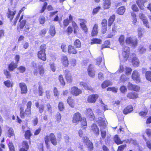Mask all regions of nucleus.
Instances as JSON below:
<instances>
[{"label":"nucleus","instance_id":"f704fd0d","mask_svg":"<svg viewBox=\"0 0 151 151\" xmlns=\"http://www.w3.org/2000/svg\"><path fill=\"white\" fill-rule=\"evenodd\" d=\"M80 85L83 86V87L86 89L87 90H91L92 88L91 86H88V85L86 83L82 82H81L80 83Z\"/></svg>","mask_w":151,"mask_h":151},{"label":"nucleus","instance_id":"2f4dec72","mask_svg":"<svg viewBox=\"0 0 151 151\" xmlns=\"http://www.w3.org/2000/svg\"><path fill=\"white\" fill-rule=\"evenodd\" d=\"M50 35L52 36H54L55 34V27L53 25H51L50 27Z\"/></svg>","mask_w":151,"mask_h":151},{"label":"nucleus","instance_id":"58836bf2","mask_svg":"<svg viewBox=\"0 0 151 151\" xmlns=\"http://www.w3.org/2000/svg\"><path fill=\"white\" fill-rule=\"evenodd\" d=\"M119 41L121 45H123L124 44V37L123 35H121L119 39Z\"/></svg>","mask_w":151,"mask_h":151},{"label":"nucleus","instance_id":"20e7f679","mask_svg":"<svg viewBox=\"0 0 151 151\" xmlns=\"http://www.w3.org/2000/svg\"><path fill=\"white\" fill-rule=\"evenodd\" d=\"M83 140L85 144L88 148L89 150L91 151L92 150H93V146L91 142L88 140V137H83Z\"/></svg>","mask_w":151,"mask_h":151},{"label":"nucleus","instance_id":"774afa93","mask_svg":"<svg viewBox=\"0 0 151 151\" xmlns=\"http://www.w3.org/2000/svg\"><path fill=\"white\" fill-rule=\"evenodd\" d=\"M50 68L51 70L53 71H55V66L53 63H50Z\"/></svg>","mask_w":151,"mask_h":151},{"label":"nucleus","instance_id":"aec40b11","mask_svg":"<svg viewBox=\"0 0 151 151\" xmlns=\"http://www.w3.org/2000/svg\"><path fill=\"white\" fill-rule=\"evenodd\" d=\"M50 138L52 143L54 145H57V142L56 139L53 134L51 133L50 134Z\"/></svg>","mask_w":151,"mask_h":151},{"label":"nucleus","instance_id":"f3484780","mask_svg":"<svg viewBox=\"0 0 151 151\" xmlns=\"http://www.w3.org/2000/svg\"><path fill=\"white\" fill-rule=\"evenodd\" d=\"M37 55L39 58L43 61H45L46 60V55L45 52L39 51L38 52Z\"/></svg>","mask_w":151,"mask_h":151},{"label":"nucleus","instance_id":"1a4fd4ad","mask_svg":"<svg viewBox=\"0 0 151 151\" xmlns=\"http://www.w3.org/2000/svg\"><path fill=\"white\" fill-rule=\"evenodd\" d=\"M86 115L87 117L91 120H93L95 118V116L92 110L90 108H88L86 109Z\"/></svg>","mask_w":151,"mask_h":151},{"label":"nucleus","instance_id":"3c124183","mask_svg":"<svg viewBox=\"0 0 151 151\" xmlns=\"http://www.w3.org/2000/svg\"><path fill=\"white\" fill-rule=\"evenodd\" d=\"M58 108L60 111H62L64 109V107L63 103L60 102L58 104Z\"/></svg>","mask_w":151,"mask_h":151},{"label":"nucleus","instance_id":"a19ab883","mask_svg":"<svg viewBox=\"0 0 151 151\" xmlns=\"http://www.w3.org/2000/svg\"><path fill=\"white\" fill-rule=\"evenodd\" d=\"M74 45L76 47H81V43L78 39H77L75 41Z\"/></svg>","mask_w":151,"mask_h":151},{"label":"nucleus","instance_id":"7ed1b4c3","mask_svg":"<svg viewBox=\"0 0 151 151\" xmlns=\"http://www.w3.org/2000/svg\"><path fill=\"white\" fill-rule=\"evenodd\" d=\"M129 47L125 46L122 50V55L124 60L126 61L128 59L129 55Z\"/></svg>","mask_w":151,"mask_h":151},{"label":"nucleus","instance_id":"4d7b16f0","mask_svg":"<svg viewBox=\"0 0 151 151\" xmlns=\"http://www.w3.org/2000/svg\"><path fill=\"white\" fill-rule=\"evenodd\" d=\"M142 30L141 28H139L138 29V36L139 37H141L142 35Z\"/></svg>","mask_w":151,"mask_h":151},{"label":"nucleus","instance_id":"f03ea898","mask_svg":"<svg viewBox=\"0 0 151 151\" xmlns=\"http://www.w3.org/2000/svg\"><path fill=\"white\" fill-rule=\"evenodd\" d=\"M125 42L127 44L133 47H135L137 45V40L136 38L128 37L126 38Z\"/></svg>","mask_w":151,"mask_h":151},{"label":"nucleus","instance_id":"423d86ee","mask_svg":"<svg viewBox=\"0 0 151 151\" xmlns=\"http://www.w3.org/2000/svg\"><path fill=\"white\" fill-rule=\"evenodd\" d=\"M127 86L129 90H133L135 91H139L140 89L139 86L133 85L130 82L128 83Z\"/></svg>","mask_w":151,"mask_h":151},{"label":"nucleus","instance_id":"6e6d98bb","mask_svg":"<svg viewBox=\"0 0 151 151\" xmlns=\"http://www.w3.org/2000/svg\"><path fill=\"white\" fill-rule=\"evenodd\" d=\"M144 24L147 28H149L148 22L146 18L142 20Z\"/></svg>","mask_w":151,"mask_h":151},{"label":"nucleus","instance_id":"72a5a7b5","mask_svg":"<svg viewBox=\"0 0 151 151\" xmlns=\"http://www.w3.org/2000/svg\"><path fill=\"white\" fill-rule=\"evenodd\" d=\"M23 16H22L21 17L20 19L19 20V22H20L19 27L21 29L23 28L26 23V21L25 20H23L22 21H21L22 19H23Z\"/></svg>","mask_w":151,"mask_h":151},{"label":"nucleus","instance_id":"680f3d73","mask_svg":"<svg viewBox=\"0 0 151 151\" xmlns=\"http://www.w3.org/2000/svg\"><path fill=\"white\" fill-rule=\"evenodd\" d=\"M82 29L84 31L86 32L87 31V28L85 24V23H83L80 25Z\"/></svg>","mask_w":151,"mask_h":151},{"label":"nucleus","instance_id":"c85d7f7f","mask_svg":"<svg viewBox=\"0 0 151 151\" xmlns=\"http://www.w3.org/2000/svg\"><path fill=\"white\" fill-rule=\"evenodd\" d=\"M67 101L68 104L72 108L74 107L75 103L73 100L72 99L71 97H69Z\"/></svg>","mask_w":151,"mask_h":151},{"label":"nucleus","instance_id":"de8ad7c7","mask_svg":"<svg viewBox=\"0 0 151 151\" xmlns=\"http://www.w3.org/2000/svg\"><path fill=\"white\" fill-rule=\"evenodd\" d=\"M17 69L20 73H23L25 71L26 68L25 67L21 66L18 68Z\"/></svg>","mask_w":151,"mask_h":151},{"label":"nucleus","instance_id":"09e8293b","mask_svg":"<svg viewBox=\"0 0 151 151\" xmlns=\"http://www.w3.org/2000/svg\"><path fill=\"white\" fill-rule=\"evenodd\" d=\"M31 135V134L29 130H27L25 133V138L28 139Z\"/></svg>","mask_w":151,"mask_h":151},{"label":"nucleus","instance_id":"5701e85b","mask_svg":"<svg viewBox=\"0 0 151 151\" xmlns=\"http://www.w3.org/2000/svg\"><path fill=\"white\" fill-rule=\"evenodd\" d=\"M133 110V109L132 106L131 105L129 106L124 109L123 111V112L124 114H127L131 112Z\"/></svg>","mask_w":151,"mask_h":151},{"label":"nucleus","instance_id":"4c0bfd02","mask_svg":"<svg viewBox=\"0 0 151 151\" xmlns=\"http://www.w3.org/2000/svg\"><path fill=\"white\" fill-rule=\"evenodd\" d=\"M132 69L130 68L125 67V74L127 75H129L131 74Z\"/></svg>","mask_w":151,"mask_h":151},{"label":"nucleus","instance_id":"473e14b6","mask_svg":"<svg viewBox=\"0 0 151 151\" xmlns=\"http://www.w3.org/2000/svg\"><path fill=\"white\" fill-rule=\"evenodd\" d=\"M131 16L132 17V23L134 25H135L136 23L137 22V19L136 18V15L134 12H132L131 13Z\"/></svg>","mask_w":151,"mask_h":151},{"label":"nucleus","instance_id":"8fccbe9b","mask_svg":"<svg viewBox=\"0 0 151 151\" xmlns=\"http://www.w3.org/2000/svg\"><path fill=\"white\" fill-rule=\"evenodd\" d=\"M46 29H42L40 32V35L42 37H43L46 33Z\"/></svg>","mask_w":151,"mask_h":151},{"label":"nucleus","instance_id":"ddd939ff","mask_svg":"<svg viewBox=\"0 0 151 151\" xmlns=\"http://www.w3.org/2000/svg\"><path fill=\"white\" fill-rule=\"evenodd\" d=\"M71 92L73 95L77 96L81 93L82 91L77 87L74 86L71 88Z\"/></svg>","mask_w":151,"mask_h":151},{"label":"nucleus","instance_id":"cd10ccee","mask_svg":"<svg viewBox=\"0 0 151 151\" xmlns=\"http://www.w3.org/2000/svg\"><path fill=\"white\" fill-rule=\"evenodd\" d=\"M107 129L105 128H101V135L102 138L104 139L106 137Z\"/></svg>","mask_w":151,"mask_h":151},{"label":"nucleus","instance_id":"412c9836","mask_svg":"<svg viewBox=\"0 0 151 151\" xmlns=\"http://www.w3.org/2000/svg\"><path fill=\"white\" fill-rule=\"evenodd\" d=\"M88 71L89 76L95 75V72L93 68V65H92L91 64L89 66Z\"/></svg>","mask_w":151,"mask_h":151},{"label":"nucleus","instance_id":"052dcab7","mask_svg":"<svg viewBox=\"0 0 151 151\" xmlns=\"http://www.w3.org/2000/svg\"><path fill=\"white\" fill-rule=\"evenodd\" d=\"M72 25L74 29V32L75 33L76 32V30H78V27L76 24L74 22H72Z\"/></svg>","mask_w":151,"mask_h":151},{"label":"nucleus","instance_id":"a878e982","mask_svg":"<svg viewBox=\"0 0 151 151\" xmlns=\"http://www.w3.org/2000/svg\"><path fill=\"white\" fill-rule=\"evenodd\" d=\"M17 63H14V62H12L9 64L8 66L9 70L11 71L13 70L15 68H16L17 66Z\"/></svg>","mask_w":151,"mask_h":151},{"label":"nucleus","instance_id":"6ab92c4d","mask_svg":"<svg viewBox=\"0 0 151 151\" xmlns=\"http://www.w3.org/2000/svg\"><path fill=\"white\" fill-rule=\"evenodd\" d=\"M127 97L130 99H134L138 97V94L134 92H129L127 93Z\"/></svg>","mask_w":151,"mask_h":151},{"label":"nucleus","instance_id":"a18cd8bd","mask_svg":"<svg viewBox=\"0 0 151 151\" xmlns=\"http://www.w3.org/2000/svg\"><path fill=\"white\" fill-rule=\"evenodd\" d=\"M102 27H107V21L106 19H103L101 22Z\"/></svg>","mask_w":151,"mask_h":151},{"label":"nucleus","instance_id":"f257e3e1","mask_svg":"<svg viewBox=\"0 0 151 151\" xmlns=\"http://www.w3.org/2000/svg\"><path fill=\"white\" fill-rule=\"evenodd\" d=\"M32 105V102L29 101L27 104V108L24 111L23 108L21 107L20 108V113L22 118H24L25 116H31V107Z\"/></svg>","mask_w":151,"mask_h":151},{"label":"nucleus","instance_id":"ea45409f","mask_svg":"<svg viewBox=\"0 0 151 151\" xmlns=\"http://www.w3.org/2000/svg\"><path fill=\"white\" fill-rule=\"evenodd\" d=\"M132 78L137 83H139L140 82V78L139 76H132Z\"/></svg>","mask_w":151,"mask_h":151},{"label":"nucleus","instance_id":"dca6fc26","mask_svg":"<svg viewBox=\"0 0 151 151\" xmlns=\"http://www.w3.org/2000/svg\"><path fill=\"white\" fill-rule=\"evenodd\" d=\"M103 8L104 9H108L111 6L110 0H103Z\"/></svg>","mask_w":151,"mask_h":151},{"label":"nucleus","instance_id":"4be33fe9","mask_svg":"<svg viewBox=\"0 0 151 151\" xmlns=\"http://www.w3.org/2000/svg\"><path fill=\"white\" fill-rule=\"evenodd\" d=\"M68 52L70 54H76L77 52V51L76 49L71 45L69 46L68 48Z\"/></svg>","mask_w":151,"mask_h":151},{"label":"nucleus","instance_id":"c9c22d12","mask_svg":"<svg viewBox=\"0 0 151 151\" xmlns=\"http://www.w3.org/2000/svg\"><path fill=\"white\" fill-rule=\"evenodd\" d=\"M25 9V8L24 7L22 8L19 11V13H18L17 16L16 17V18L15 19V20L14 21V23L13 24V25H16V24L17 23V21L18 19V18L19 17L20 14Z\"/></svg>","mask_w":151,"mask_h":151},{"label":"nucleus","instance_id":"b1692460","mask_svg":"<svg viewBox=\"0 0 151 151\" xmlns=\"http://www.w3.org/2000/svg\"><path fill=\"white\" fill-rule=\"evenodd\" d=\"M112 83L109 80L104 81L101 84V86L103 88H106L109 86L112 85Z\"/></svg>","mask_w":151,"mask_h":151},{"label":"nucleus","instance_id":"a211bd4d","mask_svg":"<svg viewBox=\"0 0 151 151\" xmlns=\"http://www.w3.org/2000/svg\"><path fill=\"white\" fill-rule=\"evenodd\" d=\"M61 62L63 65L65 67H67L68 66L69 63L68 58L66 56H63L61 58Z\"/></svg>","mask_w":151,"mask_h":151},{"label":"nucleus","instance_id":"7c9ffc66","mask_svg":"<svg viewBox=\"0 0 151 151\" xmlns=\"http://www.w3.org/2000/svg\"><path fill=\"white\" fill-rule=\"evenodd\" d=\"M114 140L115 142L118 145L122 144L123 143V142L120 140V139L117 135L115 136Z\"/></svg>","mask_w":151,"mask_h":151},{"label":"nucleus","instance_id":"f8f14e48","mask_svg":"<svg viewBox=\"0 0 151 151\" xmlns=\"http://www.w3.org/2000/svg\"><path fill=\"white\" fill-rule=\"evenodd\" d=\"M19 87L21 89V93L22 94H26L27 91V86L24 83H20L19 84Z\"/></svg>","mask_w":151,"mask_h":151},{"label":"nucleus","instance_id":"39448f33","mask_svg":"<svg viewBox=\"0 0 151 151\" xmlns=\"http://www.w3.org/2000/svg\"><path fill=\"white\" fill-rule=\"evenodd\" d=\"M81 114L79 113H76L73 117V122L76 124H77L79 121H81Z\"/></svg>","mask_w":151,"mask_h":151},{"label":"nucleus","instance_id":"9b49d317","mask_svg":"<svg viewBox=\"0 0 151 151\" xmlns=\"http://www.w3.org/2000/svg\"><path fill=\"white\" fill-rule=\"evenodd\" d=\"M99 96L97 94L91 95L89 96L87 99L89 103H93L96 102Z\"/></svg>","mask_w":151,"mask_h":151},{"label":"nucleus","instance_id":"c756f323","mask_svg":"<svg viewBox=\"0 0 151 151\" xmlns=\"http://www.w3.org/2000/svg\"><path fill=\"white\" fill-rule=\"evenodd\" d=\"M115 19V15H113L111 16L108 21V26L110 27L113 23Z\"/></svg>","mask_w":151,"mask_h":151},{"label":"nucleus","instance_id":"603ef678","mask_svg":"<svg viewBox=\"0 0 151 151\" xmlns=\"http://www.w3.org/2000/svg\"><path fill=\"white\" fill-rule=\"evenodd\" d=\"M124 70V68L123 66L120 65L119 66V70L117 71L116 72V74H117L119 73H122Z\"/></svg>","mask_w":151,"mask_h":151},{"label":"nucleus","instance_id":"69168bd1","mask_svg":"<svg viewBox=\"0 0 151 151\" xmlns=\"http://www.w3.org/2000/svg\"><path fill=\"white\" fill-rule=\"evenodd\" d=\"M61 116L59 113H58L56 116V121L58 122L59 123L60 122L61 119Z\"/></svg>","mask_w":151,"mask_h":151},{"label":"nucleus","instance_id":"0eeeda50","mask_svg":"<svg viewBox=\"0 0 151 151\" xmlns=\"http://www.w3.org/2000/svg\"><path fill=\"white\" fill-rule=\"evenodd\" d=\"M16 12V11L14 9L11 10L9 9L8 12L6 13L7 16L8 18L12 21L14 16Z\"/></svg>","mask_w":151,"mask_h":151},{"label":"nucleus","instance_id":"5fc2aeb1","mask_svg":"<svg viewBox=\"0 0 151 151\" xmlns=\"http://www.w3.org/2000/svg\"><path fill=\"white\" fill-rule=\"evenodd\" d=\"M45 143L47 145V147L48 148V146L47 145H48V143L50 142V140L49 139H50V136H45Z\"/></svg>","mask_w":151,"mask_h":151},{"label":"nucleus","instance_id":"bb28decb","mask_svg":"<svg viewBox=\"0 0 151 151\" xmlns=\"http://www.w3.org/2000/svg\"><path fill=\"white\" fill-rule=\"evenodd\" d=\"M125 7L124 6H122L119 7L118 9L117 10V12L118 14L122 15L124 14L125 12Z\"/></svg>","mask_w":151,"mask_h":151},{"label":"nucleus","instance_id":"6e6552de","mask_svg":"<svg viewBox=\"0 0 151 151\" xmlns=\"http://www.w3.org/2000/svg\"><path fill=\"white\" fill-rule=\"evenodd\" d=\"M96 122L98 123L99 125L101 127V128H106V123L105 119L99 117L96 120Z\"/></svg>","mask_w":151,"mask_h":151},{"label":"nucleus","instance_id":"9d476101","mask_svg":"<svg viewBox=\"0 0 151 151\" xmlns=\"http://www.w3.org/2000/svg\"><path fill=\"white\" fill-rule=\"evenodd\" d=\"M91 131L97 136L99 134V131L97 125L96 124H93L91 128Z\"/></svg>","mask_w":151,"mask_h":151},{"label":"nucleus","instance_id":"e2e57ef3","mask_svg":"<svg viewBox=\"0 0 151 151\" xmlns=\"http://www.w3.org/2000/svg\"><path fill=\"white\" fill-rule=\"evenodd\" d=\"M76 60L75 59H72L70 60V64L72 66L74 67L76 65Z\"/></svg>","mask_w":151,"mask_h":151},{"label":"nucleus","instance_id":"393cba45","mask_svg":"<svg viewBox=\"0 0 151 151\" xmlns=\"http://www.w3.org/2000/svg\"><path fill=\"white\" fill-rule=\"evenodd\" d=\"M98 24H95L93 27V30L91 34L92 36H95L98 33Z\"/></svg>","mask_w":151,"mask_h":151},{"label":"nucleus","instance_id":"bf43d9fd","mask_svg":"<svg viewBox=\"0 0 151 151\" xmlns=\"http://www.w3.org/2000/svg\"><path fill=\"white\" fill-rule=\"evenodd\" d=\"M8 132V133L9 134V137H10L11 136H13L14 134L13 130L11 128H9Z\"/></svg>","mask_w":151,"mask_h":151},{"label":"nucleus","instance_id":"79ce46f5","mask_svg":"<svg viewBox=\"0 0 151 151\" xmlns=\"http://www.w3.org/2000/svg\"><path fill=\"white\" fill-rule=\"evenodd\" d=\"M118 90L117 88L115 87H109L107 89V90L108 91H112L113 92L115 93L117 92Z\"/></svg>","mask_w":151,"mask_h":151},{"label":"nucleus","instance_id":"49530a36","mask_svg":"<svg viewBox=\"0 0 151 151\" xmlns=\"http://www.w3.org/2000/svg\"><path fill=\"white\" fill-rule=\"evenodd\" d=\"M101 42V40L99 39H94L92 40V41L91 42V44H93L94 43H100Z\"/></svg>","mask_w":151,"mask_h":151},{"label":"nucleus","instance_id":"e433bc0d","mask_svg":"<svg viewBox=\"0 0 151 151\" xmlns=\"http://www.w3.org/2000/svg\"><path fill=\"white\" fill-rule=\"evenodd\" d=\"M45 18L43 16H40L38 19V21L40 24H44L45 22Z\"/></svg>","mask_w":151,"mask_h":151},{"label":"nucleus","instance_id":"338daca9","mask_svg":"<svg viewBox=\"0 0 151 151\" xmlns=\"http://www.w3.org/2000/svg\"><path fill=\"white\" fill-rule=\"evenodd\" d=\"M126 144L121 145L119 147L117 151H123L124 148L126 147Z\"/></svg>","mask_w":151,"mask_h":151},{"label":"nucleus","instance_id":"864d4df0","mask_svg":"<svg viewBox=\"0 0 151 151\" xmlns=\"http://www.w3.org/2000/svg\"><path fill=\"white\" fill-rule=\"evenodd\" d=\"M8 146L10 151H15L14 146L12 142H9L8 144Z\"/></svg>","mask_w":151,"mask_h":151},{"label":"nucleus","instance_id":"2eb2a0df","mask_svg":"<svg viewBox=\"0 0 151 151\" xmlns=\"http://www.w3.org/2000/svg\"><path fill=\"white\" fill-rule=\"evenodd\" d=\"M132 55L134 56L132 60V64L134 67L138 66L139 63V60L136 57H135L136 55L135 54L133 53Z\"/></svg>","mask_w":151,"mask_h":151},{"label":"nucleus","instance_id":"37998d69","mask_svg":"<svg viewBox=\"0 0 151 151\" xmlns=\"http://www.w3.org/2000/svg\"><path fill=\"white\" fill-rule=\"evenodd\" d=\"M145 68L142 69L143 74H145V76H151V72L150 71H147Z\"/></svg>","mask_w":151,"mask_h":151},{"label":"nucleus","instance_id":"c03bdc74","mask_svg":"<svg viewBox=\"0 0 151 151\" xmlns=\"http://www.w3.org/2000/svg\"><path fill=\"white\" fill-rule=\"evenodd\" d=\"M139 50L141 53H143L145 52L146 49L143 46H140L139 47Z\"/></svg>","mask_w":151,"mask_h":151},{"label":"nucleus","instance_id":"4468645a","mask_svg":"<svg viewBox=\"0 0 151 151\" xmlns=\"http://www.w3.org/2000/svg\"><path fill=\"white\" fill-rule=\"evenodd\" d=\"M147 1V0H137L136 3L139 8L141 10H144V3Z\"/></svg>","mask_w":151,"mask_h":151},{"label":"nucleus","instance_id":"0e129e2a","mask_svg":"<svg viewBox=\"0 0 151 151\" xmlns=\"http://www.w3.org/2000/svg\"><path fill=\"white\" fill-rule=\"evenodd\" d=\"M53 93L55 96H57L59 94V92L56 87H55L53 90Z\"/></svg>","mask_w":151,"mask_h":151},{"label":"nucleus","instance_id":"13d9d810","mask_svg":"<svg viewBox=\"0 0 151 151\" xmlns=\"http://www.w3.org/2000/svg\"><path fill=\"white\" fill-rule=\"evenodd\" d=\"M44 106L43 104H40L39 107L38 108L39 109V111L40 113H42L43 112L44 109Z\"/></svg>","mask_w":151,"mask_h":151}]
</instances>
